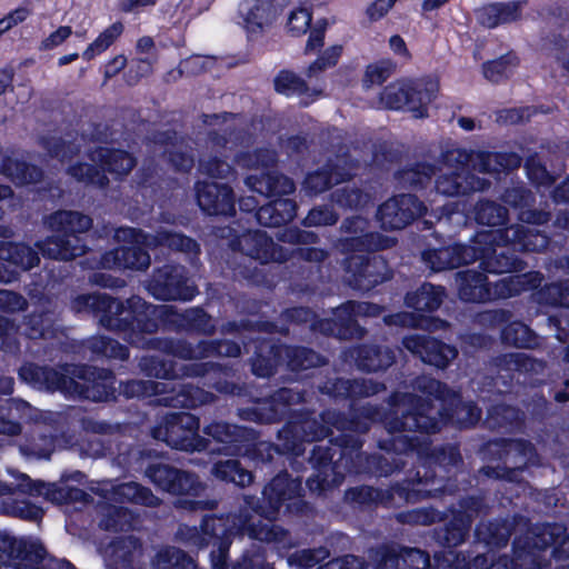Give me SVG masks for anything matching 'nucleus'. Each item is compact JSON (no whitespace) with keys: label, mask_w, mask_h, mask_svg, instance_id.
Instances as JSON below:
<instances>
[{"label":"nucleus","mask_w":569,"mask_h":569,"mask_svg":"<svg viewBox=\"0 0 569 569\" xmlns=\"http://www.w3.org/2000/svg\"><path fill=\"white\" fill-rule=\"evenodd\" d=\"M501 241H512L521 246L525 250L535 251L547 246V238L540 233H533L531 230L522 231L519 228L510 227L503 231L500 229H490L477 234L476 244L486 246L479 249L481 260L480 266L490 273H503L515 270L516 262L506 256L501 250L497 256L496 244ZM478 248L467 246H455L442 248L433 252L423 254L433 270L446 268H456L462 263H469L477 259Z\"/></svg>","instance_id":"obj_1"},{"label":"nucleus","mask_w":569,"mask_h":569,"mask_svg":"<svg viewBox=\"0 0 569 569\" xmlns=\"http://www.w3.org/2000/svg\"><path fill=\"white\" fill-rule=\"evenodd\" d=\"M91 369L76 366H66L60 370L24 366L20 369V377L33 383H43L48 389L60 390L69 396H78L96 401L108 400L113 397L116 387L111 376L92 379Z\"/></svg>","instance_id":"obj_2"},{"label":"nucleus","mask_w":569,"mask_h":569,"mask_svg":"<svg viewBox=\"0 0 569 569\" xmlns=\"http://www.w3.org/2000/svg\"><path fill=\"white\" fill-rule=\"evenodd\" d=\"M114 238L120 248L106 253L101 259V266L107 269H144L149 266L150 257L141 249L157 244H166L176 250L197 251V243L182 234L161 231L157 237L142 234L131 228H119Z\"/></svg>","instance_id":"obj_3"},{"label":"nucleus","mask_w":569,"mask_h":569,"mask_svg":"<svg viewBox=\"0 0 569 569\" xmlns=\"http://www.w3.org/2000/svg\"><path fill=\"white\" fill-rule=\"evenodd\" d=\"M456 282L462 300L480 302L493 298H508L523 290L537 288L541 283V277L537 272L508 276L495 284L493 292L488 287L486 277L475 270L459 272Z\"/></svg>","instance_id":"obj_4"},{"label":"nucleus","mask_w":569,"mask_h":569,"mask_svg":"<svg viewBox=\"0 0 569 569\" xmlns=\"http://www.w3.org/2000/svg\"><path fill=\"white\" fill-rule=\"evenodd\" d=\"M48 224L53 231L61 232L67 239L61 237L48 239L40 246L44 256L68 260L84 252V247L80 244V239L76 233L90 229L91 219L89 217L79 212L59 211L49 218Z\"/></svg>","instance_id":"obj_5"},{"label":"nucleus","mask_w":569,"mask_h":569,"mask_svg":"<svg viewBox=\"0 0 569 569\" xmlns=\"http://www.w3.org/2000/svg\"><path fill=\"white\" fill-rule=\"evenodd\" d=\"M438 84L435 81H396L387 86L372 101L377 108L407 109L413 117L422 118L426 116V108L436 97Z\"/></svg>","instance_id":"obj_6"},{"label":"nucleus","mask_w":569,"mask_h":569,"mask_svg":"<svg viewBox=\"0 0 569 569\" xmlns=\"http://www.w3.org/2000/svg\"><path fill=\"white\" fill-rule=\"evenodd\" d=\"M272 152L257 151L254 153L242 156L238 159V163L243 168L257 169L260 171V178L250 174L246 178V184L252 191L262 196H276L279 193H290L295 187L290 179L286 177H273L269 171V166L273 162Z\"/></svg>","instance_id":"obj_7"},{"label":"nucleus","mask_w":569,"mask_h":569,"mask_svg":"<svg viewBox=\"0 0 569 569\" xmlns=\"http://www.w3.org/2000/svg\"><path fill=\"white\" fill-rule=\"evenodd\" d=\"M199 428L198 420L190 413L181 412L170 416L164 426L153 430V437L167 442L169 446L188 450Z\"/></svg>","instance_id":"obj_8"},{"label":"nucleus","mask_w":569,"mask_h":569,"mask_svg":"<svg viewBox=\"0 0 569 569\" xmlns=\"http://www.w3.org/2000/svg\"><path fill=\"white\" fill-rule=\"evenodd\" d=\"M426 210L413 196L405 194L386 201L379 208L378 219L383 228L401 229Z\"/></svg>","instance_id":"obj_9"},{"label":"nucleus","mask_w":569,"mask_h":569,"mask_svg":"<svg viewBox=\"0 0 569 569\" xmlns=\"http://www.w3.org/2000/svg\"><path fill=\"white\" fill-rule=\"evenodd\" d=\"M1 562L20 560L16 566L19 569H32L33 562L43 561L46 551L43 547L33 540L17 539L10 536L0 537Z\"/></svg>","instance_id":"obj_10"},{"label":"nucleus","mask_w":569,"mask_h":569,"mask_svg":"<svg viewBox=\"0 0 569 569\" xmlns=\"http://www.w3.org/2000/svg\"><path fill=\"white\" fill-rule=\"evenodd\" d=\"M199 207L209 214H231L234 210L232 190L227 184L198 182Z\"/></svg>","instance_id":"obj_11"},{"label":"nucleus","mask_w":569,"mask_h":569,"mask_svg":"<svg viewBox=\"0 0 569 569\" xmlns=\"http://www.w3.org/2000/svg\"><path fill=\"white\" fill-rule=\"evenodd\" d=\"M403 343L408 350L418 355L423 362L438 368L446 367L457 356V351L452 347L421 336L407 337Z\"/></svg>","instance_id":"obj_12"},{"label":"nucleus","mask_w":569,"mask_h":569,"mask_svg":"<svg viewBox=\"0 0 569 569\" xmlns=\"http://www.w3.org/2000/svg\"><path fill=\"white\" fill-rule=\"evenodd\" d=\"M150 480L164 491L176 495L197 493L198 488L193 478L187 472H180L164 465L152 466L147 470Z\"/></svg>","instance_id":"obj_13"},{"label":"nucleus","mask_w":569,"mask_h":569,"mask_svg":"<svg viewBox=\"0 0 569 569\" xmlns=\"http://www.w3.org/2000/svg\"><path fill=\"white\" fill-rule=\"evenodd\" d=\"M84 300L87 306L102 312L100 321L108 328L122 329L136 318L121 302L109 297L94 295Z\"/></svg>","instance_id":"obj_14"},{"label":"nucleus","mask_w":569,"mask_h":569,"mask_svg":"<svg viewBox=\"0 0 569 569\" xmlns=\"http://www.w3.org/2000/svg\"><path fill=\"white\" fill-rule=\"evenodd\" d=\"M349 236L346 242H350L352 247H357V251L385 249L391 246L392 240L373 233H365L367 221L360 217L348 220L343 224Z\"/></svg>","instance_id":"obj_15"},{"label":"nucleus","mask_w":569,"mask_h":569,"mask_svg":"<svg viewBox=\"0 0 569 569\" xmlns=\"http://www.w3.org/2000/svg\"><path fill=\"white\" fill-rule=\"evenodd\" d=\"M12 476L16 478V482L0 481V495L11 492L13 490H21L29 493L43 495L48 500L53 502H62L68 497L67 491L56 485L43 482L33 483L31 479L23 473H12Z\"/></svg>","instance_id":"obj_16"},{"label":"nucleus","mask_w":569,"mask_h":569,"mask_svg":"<svg viewBox=\"0 0 569 569\" xmlns=\"http://www.w3.org/2000/svg\"><path fill=\"white\" fill-rule=\"evenodd\" d=\"M465 169L452 170L449 167L441 169V174L437 178L436 188L439 193L447 196H456L465 193L468 190H480L485 187V183L480 180L471 178L467 181Z\"/></svg>","instance_id":"obj_17"},{"label":"nucleus","mask_w":569,"mask_h":569,"mask_svg":"<svg viewBox=\"0 0 569 569\" xmlns=\"http://www.w3.org/2000/svg\"><path fill=\"white\" fill-rule=\"evenodd\" d=\"M174 274L168 276L163 283L160 280L161 276H159L150 287L152 295L162 300L192 299L196 293L194 287L187 284V281L182 280V274L179 270H174Z\"/></svg>","instance_id":"obj_18"},{"label":"nucleus","mask_w":569,"mask_h":569,"mask_svg":"<svg viewBox=\"0 0 569 569\" xmlns=\"http://www.w3.org/2000/svg\"><path fill=\"white\" fill-rule=\"evenodd\" d=\"M241 12L247 32L253 36L272 18V0H246L241 4Z\"/></svg>","instance_id":"obj_19"},{"label":"nucleus","mask_w":569,"mask_h":569,"mask_svg":"<svg viewBox=\"0 0 569 569\" xmlns=\"http://www.w3.org/2000/svg\"><path fill=\"white\" fill-rule=\"evenodd\" d=\"M296 204L290 199H277L262 206L257 212L258 221L268 227H276L293 219Z\"/></svg>","instance_id":"obj_20"},{"label":"nucleus","mask_w":569,"mask_h":569,"mask_svg":"<svg viewBox=\"0 0 569 569\" xmlns=\"http://www.w3.org/2000/svg\"><path fill=\"white\" fill-rule=\"evenodd\" d=\"M111 496L106 498L114 502L133 501L147 506H154L158 502V498L149 489L134 482L122 483L118 487L111 486Z\"/></svg>","instance_id":"obj_21"},{"label":"nucleus","mask_w":569,"mask_h":569,"mask_svg":"<svg viewBox=\"0 0 569 569\" xmlns=\"http://www.w3.org/2000/svg\"><path fill=\"white\" fill-rule=\"evenodd\" d=\"M0 172L19 184L34 182L40 177V172L36 168H29L26 163L19 162L2 151H0Z\"/></svg>","instance_id":"obj_22"},{"label":"nucleus","mask_w":569,"mask_h":569,"mask_svg":"<svg viewBox=\"0 0 569 569\" xmlns=\"http://www.w3.org/2000/svg\"><path fill=\"white\" fill-rule=\"evenodd\" d=\"M0 260L9 261L23 270L32 268L38 262V256L24 244L0 242Z\"/></svg>","instance_id":"obj_23"},{"label":"nucleus","mask_w":569,"mask_h":569,"mask_svg":"<svg viewBox=\"0 0 569 569\" xmlns=\"http://www.w3.org/2000/svg\"><path fill=\"white\" fill-rule=\"evenodd\" d=\"M443 298V290L432 284H423L417 292L408 295L407 305L416 310H435Z\"/></svg>","instance_id":"obj_24"},{"label":"nucleus","mask_w":569,"mask_h":569,"mask_svg":"<svg viewBox=\"0 0 569 569\" xmlns=\"http://www.w3.org/2000/svg\"><path fill=\"white\" fill-rule=\"evenodd\" d=\"M238 246L248 256L264 261L269 258L272 241L264 233L256 231L242 234Z\"/></svg>","instance_id":"obj_25"},{"label":"nucleus","mask_w":569,"mask_h":569,"mask_svg":"<svg viewBox=\"0 0 569 569\" xmlns=\"http://www.w3.org/2000/svg\"><path fill=\"white\" fill-rule=\"evenodd\" d=\"M274 89L277 92L284 96H299L302 97L303 102H309V92L306 88L303 80L291 71H280L274 78Z\"/></svg>","instance_id":"obj_26"},{"label":"nucleus","mask_w":569,"mask_h":569,"mask_svg":"<svg viewBox=\"0 0 569 569\" xmlns=\"http://www.w3.org/2000/svg\"><path fill=\"white\" fill-rule=\"evenodd\" d=\"M123 27L121 23H113L104 29L91 43L88 44L82 52V59L90 61L96 57L103 53L114 40L122 33Z\"/></svg>","instance_id":"obj_27"},{"label":"nucleus","mask_w":569,"mask_h":569,"mask_svg":"<svg viewBox=\"0 0 569 569\" xmlns=\"http://www.w3.org/2000/svg\"><path fill=\"white\" fill-rule=\"evenodd\" d=\"M520 4L510 2L506 4H492L485 9L482 22L489 27H496L499 23L510 22L519 17Z\"/></svg>","instance_id":"obj_28"},{"label":"nucleus","mask_w":569,"mask_h":569,"mask_svg":"<svg viewBox=\"0 0 569 569\" xmlns=\"http://www.w3.org/2000/svg\"><path fill=\"white\" fill-rule=\"evenodd\" d=\"M96 158L104 161L108 170L119 176L128 173L134 164L133 158L123 151H109L101 149L91 157V161L96 162Z\"/></svg>","instance_id":"obj_29"},{"label":"nucleus","mask_w":569,"mask_h":569,"mask_svg":"<svg viewBox=\"0 0 569 569\" xmlns=\"http://www.w3.org/2000/svg\"><path fill=\"white\" fill-rule=\"evenodd\" d=\"M152 566L156 569H191L193 561L174 548H164L157 552Z\"/></svg>","instance_id":"obj_30"},{"label":"nucleus","mask_w":569,"mask_h":569,"mask_svg":"<svg viewBox=\"0 0 569 569\" xmlns=\"http://www.w3.org/2000/svg\"><path fill=\"white\" fill-rule=\"evenodd\" d=\"M213 473L221 480L230 481L242 487L249 485L252 480L251 473L242 469L236 460H226L216 463Z\"/></svg>","instance_id":"obj_31"},{"label":"nucleus","mask_w":569,"mask_h":569,"mask_svg":"<svg viewBox=\"0 0 569 569\" xmlns=\"http://www.w3.org/2000/svg\"><path fill=\"white\" fill-rule=\"evenodd\" d=\"M518 66L515 54H507L483 64V76L493 82H498L513 72Z\"/></svg>","instance_id":"obj_32"},{"label":"nucleus","mask_w":569,"mask_h":569,"mask_svg":"<svg viewBox=\"0 0 569 569\" xmlns=\"http://www.w3.org/2000/svg\"><path fill=\"white\" fill-rule=\"evenodd\" d=\"M112 555L123 568L139 569L136 561L140 559L142 551L136 540L129 538L118 543L113 547Z\"/></svg>","instance_id":"obj_33"},{"label":"nucleus","mask_w":569,"mask_h":569,"mask_svg":"<svg viewBox=\"0 0 569 569\" xmlns=\"http://www.w3.org/2000/svg\"><path fill=\"white\" fill-rule=\"evenodd\" d=\"M391 71L392 63L387 60L369 64L362 78V88L369 91L373 87L380 86L390 77Z\"/></svg>","instance_id":"obj_34"},{"label":"nucleus","mask_w":569,"mask_h":569,"mask_svg":"<svg viewBox=\"0 0 569 569\" xmlns=\"http://www.w3.org/2000/svg\"><path fill=\"white\" fill-rule=\"evenodd\" d=\"M502 339L507 343L520 348H531L535 345L530 329L521 322H513L509 325L502 331Z\"/></svg>","instance_id":"obj_35"},{"label":"nucleus","mask_w":569,"mask_h":569,"mask_svg":"<svg viewBox=\"0 0 569 569\" xmlns=\"http://www.w3.org/2000/svg\"><path fill=\"white\" fill-rule=\"evenodd\" d=\"M476 220L481 224L500 226L506 219V210L493 202H481L476 207Z\"/></svg>","instance_id":"obj_36"},{"label":"nucleus","mask_w":569,"mask_h":569,"mask_svg":"<svg viewBox=\"0 0 569 569\" xmlns=\"http://www.w3.org/2000/svg\"><path fill=\"white\" fill-rule=\"evenodd\" d=\"M311 20L312 13L308 8H295L288 16L287 31L293 37L302 36L310 28Z\"/></svg>","instance_id":"obj_37"},{"label":"nucleus","mask_w":569,"mask_h":569,"mask_svg":"<svg viewBox=\"0 0 569 569\" xmlns=\"http://www.w3.org/2000/svg\"><path fill=\"white\" fill-rule=\"evenodd\" d=\"M342 52L341 46H331L327 48L307 69L308 77H317L326 69L336 66Z\"/></svg>","instance_id":"obj_38"},{"label":"nucleus","mask_w":569,"mask_h":569,"mask_svg":"<svg viewBox=\"0 0 569 569\" xmlns=\"http://www.w3.org/2000/svg\"><path fill=\"white\" fill-rule=\"evenodd\" d=\"M69 173L78 179L88 183H94L103 186L106 177L99 170H97L91 163H76L69 168Z\"/></svg>","instance_id":"obj_39"},{"label":"nucleus","mask_w":569,"mask_h":569,"mask_svg":"<svg viewBox=\"0 0 569 569\" xmlns=\"http://www.w3.org/2000/svg\"><path fill=\"white\" fill-rule=\"evenodd\" d=\"M199 170L211 178H227L231 173V167L218 158H202Z\"/></svg>","instance_id":"obj_40"},{"label":"nucleus","mask_w":569,"mask_h":569,"mask_svg":"<svg viewBox=\"0 0 569 569\" xmlns=\"http://www.w3.org/2000/svg\"><path fill=\"white\" fill-rule=\"evenodd\" d=\"M201 531H202V538L199 545L209 543V539L213 537H224L229 533H231L230 530H228L221 518H206L203 520V523L201 525Z\"/></svg>","instance_id":"obj_41"},{"label":"nucleus","mask_w":569,"mask_h":569,"mask_svg":"<svg viewBox=\"0 0 569 569\" xmlns=\"http://www.w3.org/2000/svg\"><path fill=\"white\" fill-rule=\"evenodd\" d=\"M284 485H288L292 490H296L299 487V483L297 482L292 481L289 483L287 476H278L264 489V495L270 501L280 502L287 498V492L282 490ZM288 497L290 496L288 495Z\"/></svg>","instance_id":"obj_42"},{"label":"nucleus","mask_w":569,"mask_h":569,"mask_svg":"<svg viewBox=\"0 0 569 569\" xmlns=\"http://www.w3.org/2000/svg\"><path fill=\"white\" fill-rule=\"evenodd\" d=\"M93 348L109 358L126 359L128 356L127 349L109 338H99L94 341Z\"/></svg>","instance_id":"obj_43"},{"label":"nucleus","mask_w":569,"mask_h":569,"mask_svg":"<svg viewBox=\"0 0 569 569\" xmlns=\"http://www.w3.org/2000/svg\"><path fill=\"white\" fill-rule=\"evenodd\" d=\"M71 34H72L71 27L60 26L54 31L49 33L40 42L39 49L43 50V51L53 50V49L58 48L59 46H61L62 43H64L70 38Z\"/></svg>","instance_id":"obj_44"},{"label":"nucleus","mask_w":569,"mask_h":569,"mask_svg":"<svg viewBox=\"0 0 569 569\" xmlns=\"http://www.w3.org/2000/svg\"><path fill=\"white\" fill-rule=\"evenodd\" d=\"M343 313H350L356 318L359 316H377L380 313V308L378 306L370 305L367 302H349L348 305L338 309L337 317L341 318Z\"/></svg>","instance_id":"obj_45"},{"label":"nucleus","mask_w":569,"mask_h":569,"mask_svg":"<svg viewBox=\"0 0 569 569\" xmlns=\"http://www.w3.org/2000/svg\"><path fill=\"white\" fill-rule=\"evenodd\" d=\"M337 214L328 208H317L311 210L306 217L308 226H328L335 223Z\"/></svg>","instance_id":"obj_46"},{"label":"nucleus","mask_w":569,"mask_h":569,"mask_svg":"<svg viewBox=\"0 0 569 569\" xmlns=\"http://www.w3.org/2000/svg\"><path fill=\"white\" fill-rule=\"evenodd\" d=\"M29 16V9L23 7L17 8L0 19V28L6 33L18 24L24 22Z\"/></svg>","instance_id":"obj_47"},{"label":"nucleus","mask_w":569,"mask_h":569,"mask_svg":"<svg viewBox=\"0 0 569 569\" xmlns=\"http://www.w3.org/2000/svg\"><path fill=\"white\" fill-rule=\"evenodd\" d=\"M546 301L551 305H560L569 308V287L562 288L560 284L549 286L542 293Z\"/></svg>","instance_id":"obj_48"},{"label":"nucleus","mask_w":569,"mask_h":569,"mask_svg":"<svg viewBox=\"0 0 569 569\" xmlns=\"http://www.w3.org/2000/svg\"><path fill=\"white\" fill-rule=\"evenodd\" d=\"M393 361L392 356L389 351H373V357H370L368 361L361 362V367L368 371H376L390 366Z\"/></svg>","instance_id":"obj_49"},{"label":"nucleus","mask_w":569,"mask_h":569,"mask_svg":"<svg viewBox=\"0 0 569 569\" xmlns=\"http://www.w3.org/2000/svg\"><path fill=\"white\" fill-rule=\"evenodd\" d=\"M159 391V383L132 381L124 388V393L131 397H144Z\"/></svg>","instance_id":"obj_50"},{"label":"nucleus","mask_w":569,"mask_h":569,"mask_svg":"<svg viewBox=\"0 0 569 569\" xmlns=\"http://www.w3.org/2000/svg\"><path fill=\"white\" fill-rule=\"evenodd\" d=\"M331 181L332 177H328L326 172H317L307 177L305 186L312 192H321L331 184Z\"/></svg>","instance_id":"obj_51"},{"label":"nucleus","mask_w":569,"mask_h":569,"mask_svg":"<svg viewBox=\"0 0 569 569\" xmlns=\"http://www.w3.org/2000/svg\"><path fill=\"white\" fill-rule=\"evenodd\" d=\"M322 558H325L323 551L302 550L290 557L289 563L296 561L300 567H311Z\"/></svg>","instance_id":"obj_52"},{"label":"nucleus","mask_w":569,"mask_h":569,"mask_svg":"<svg viewBox=\"0 0 569 569\" xmlns=\"http://www.w3.org/2000/svg\"><path fill=\"white\" fill-rule=\"evenodd\" d=\"M403 561L411 569H427L430 566L429 557L425 552L417 549L407 551L403 557Z\"/></svg>","instance_id":"obj_53"},{"label":"nucleus","mask_w":569,"mask_h":569,"mask_svg":"<svg viewBox=\"0 0 569 569\" xmlns=\"http://www.w3.org/2000/svg\"><path fill=\"white\" fill-rule=\"evenodd\" d=\"M397 1L398 0H376L368 7L367 14L372 20H379L393 8Z\"/></svg>","instance_id":"obj_54"},{"label":"nucleus","mask_w":569,"mask_h":569,"mask_svg":"<svg viewBox=\"0 0 569 569\" xmlns=\"http://www.w3.org/2000/svg\"><path fill=\"white\" fill-rule=\"evenodd\" d=\"M457 415V422L463 427L473 425L480 418V411L478 408L470 403L461 406Z\"/></svg>","instance_id":"obj_55"},{"label":"nucleus","mask_w":569,"mask_h":569,"mask_svg":"<svg viewBox=\"0 0 569 569\" xmlns=\"http://www.w3.org/2000/svg\"><path fill=\"white\" fill-rule=\"evenodd\" d=\"M24 300L10 291L0 290V309L9 311L20 310L24 307Z\"/></svg>","instance_id":"obj_56"},{"label":"nucleus","mask_w":569,"mask_h":569,"mask_svg":"<svg viewBox=\"0 0 569 569\" xmlns=\"http://www.w3.org/2000/svg\"><path fill=\"white\" fill-rule=\"evenodd\" d=\"M213 64V60L208 57H201V56H193L187 59L182 63V68L187 70L188 72H200L202 70L208 69Z\"/></svg>","instance_id":"obj_57"},{"label":"nucleus","mask_w":569,"mask_h":569,"mask_svg":"<svg viewBox=\"0 0 569 569\" xmlns=\"http://www.w3.org/2000/svg\"><path fill=\"white\" fill-rule=\"evenodd\" d=\"M16 512L27 520H38L42 517V510L30 502H21V505L17 507Z\"/></svg>","instance_id":"obj_58"},{"label":"nucleus","mask_w":569,"mask_h":569,"mask_svg":"<svg viewBox=\"0 0 569 569\" xmlns=\"http://www.w3.org/2000/svg\"><path fill=\"white\" fill-rule=\"evenodd\" d=\"M389 48L395 54L403 60H407L410 57L405 40L398 34L390 37Z\"/></svg>","instance_id":"obj_59"},{"label":"nucleus","mask_w":569,"mask_h":569,"mask_svg":"<svg viewBox=\"0 0 569 569\" xmlns=\"http://www.w3.org/2000/svg\"><path fill=\"white\" fill-rule=\"evenodd\" d=\"M231 427L226 423H214L208 427V435L217 438L220 442L230 441Z\"/></svg>","instance_id":"obj_60"},{"label":"nucleus","mask_w":569,"mask_h":569,"mask_svg":"<svg viewBox=\"0 0 569 569\" xmlns=\"http://www.w3.org/2000/svg\"><path fill=\"white\" fill-rule=\"evenodd\" d=\"M117 518L112 520L106 521L104 526L107 528H114V529H124V527L130 526V521L128 520L130 517V513H128L122 508L116 509Z\"/></svg>","instance_id":"obj_61"},{"label":"nucleus","mask_w":569,"mask_h":569,"mask_svg":"<svg viewBox=\"0 0 569 569\" xmlns=\"http://www.w3.org/2000/svg\"><path fill=\"white\" fill-rule=\"evenodd\" d=\"M127 59L123 56H117L106 64L104 76L111 78L121 71L126 66Z\"/></svg>","instance_id":"obj_62"},{"label":"nucleus","mask_w":569,"mask_h":569,"mask_svg":"<svg viewBox=\"0 0 569 569\" xmlns=\"http://www.w3.org/2000/svg\"><path fill=\"white\" fill-rule=\"evenodd\" d=\"M527 171H528V177L532 181H535L539 184H542L549 180V174L546 171V169L542 167H539V166L536 167L535 164H527Z\"/></svg>","instance_id":"obj_63"},{"label":"nucleus","mask_w":569,"mask_h":569,"mask_svg":"<svg viewBox=\"0 0 569 569\" xmlns=\"http://www.w3.org/2000/svg\"><path fill=\"white\" fill-rule=\"evenodd\" d=\"M325 34L323 31L313 29L308 38L306 44V52H312L323 46Z\"/></svg>","instance_id":"obj_64"}]
</instances>
